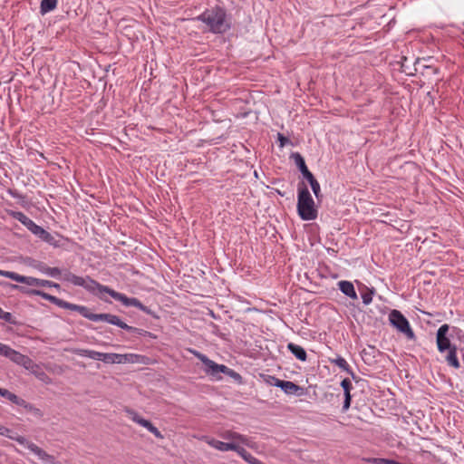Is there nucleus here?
Masks as SVG:
<instances>
[{
    "label": "nucleus",
    "instance_id": "9",
    "mask_svg": "<svg viewBox=\"0 0 464 464\" xmlns=\"http://www.w3.org/2000/svg\"><path fill=\"white\" fill-rule=\"evenodd\" d=\"M0 354L8 358L15 364L23 366L26 370L33 367V360L30 357L12 349L7 344L2 343L0 345Z\"/></svg>",
    "mask_w": 464,
    "mask_h": 464
},
{
    "label": "nucleus",
    "instance_id": "36",
    "mask_svg": "<svg viewBox=\"0 0 464 464\" xmlns=\"http://www.w3.org/2000/svg\"><path fill=\"white\" fill-rule=\"evenodd\" d=\"M407 63H408V58L403 57V61H402V63H401V68H402V71H403L404 72L409 73V74H412V72H408V70H409V66H408Z\"/></svg>",
    "mask_w": 464,
    "mask_h": 464
},
{
    "label": "nucleus",
    "instance_id": "37",
    "mask_svg": "<svg viewBox=\"0 0 464 464\" xmlns=\"http://www.w3.org/2000/svg\"><path fill=\"white\" fill-rule=\"evenodd\" d=\"M51 285V281L44 280V279H39L38 286L39 287H49Z\"/></svg>",
    "mask_w": 464,
    "mask_h": 464
},
{
    "label": "nucleus",
    "instance_id": "17",
    "mask_svg": "<svg viewBox=\"0 0 464 464\" xmlns=\"http://www.w3.org/2000/svg\"><path fill=\"white\" fill-rule=\"evenodd\" d=\"M281 390L287 395L302 396L304 394V389L293 382L285 381Z\"/></svg>",
    "mask_w": 464,
    "mask_h": 464
},
{
    "label": "nucleus",
    "instance_id": "27",
    "mask_svg": "<svg viewBox=\"0 0 464 464\" xmlns=\"http://www.w3.org/2000/svg\"><path fill=\"white\" fill-rule=\"evenodd\" d=\"M311 186V188L317 199H320L323 196L321 194L320 184L314 176L307 180Z\"/></svg>",
    "mask_w": 464,
    "mask_h": 464
},
{
    "label": "nucleus",
    "instance_id": "35",
    "mask_svg": "<svg viewBox=\"0 0 464 464\" xmlns=\"http://www.w3.org/2000/svg\"><path fill=\"white\" fill-rule=\"evenodd\" d=\"M114 363H126V355L125 354H120V353H114Z\"/></svg>",
    "mask_w": 464,
    "mask_h": 464
},
{
    "label": "nucleus",
    "instance_id": "31",
    "mask_svg": "<svg viewBox=\"0 0 464 464\" xmlns=\"http://www.w3.org/2000/svg\"><path fill=\"white\" fill-rule=\"evenodd\" d=\"M5 277H7V278H10L15 282H18V283H21L22 281V277L23 276L15 273V272H12V271H7L5 274Z\"/></svg>",
    "mask_w": 464,
    "mask_h": 464
},
{
    "label": "nucleus",
    "instance_id": "10",
    "mask_svg": "<svg viewBox=\"0 0 464 464\" xmlns=\"http://www.w3.org/2000/svg\"><path fill=\"white\" fill-rule=\"evenodd\" d=\"M449 330L450 326L447 324L440 325L437 330L436 343L438 351L440 353H445L446 351L451 349V347H456V344L452 343L450 339L448 337Z\"/></svg>",
    "mask_w": 464,
    "mask_h": 464
},
{
    "label": "nucleus",
    "instance_id": "39",
    "mask_svg": "<svg viewBox=\"0 0 464 464\" xmlns=\"http://www.w3.org/2000/svg\"><path fill=\"white\" fill-rule=\"evenodd\" d=\"M49 287H53V288L59 289L60 288V285L51 281V285H49Z\"/></svg>",
    "mask_w": 464,
    "mask_h": 464
},
{
    "label": "nucleus",
    "instance_id": "23",
    "mask_svg": "<svg viewBox=\"0 0 464 464\" xmlns=\"http://www.w3.org/2000/svg\"><path fill=\"white\" fill-rule=\"evenodd\" d=\"M18 406L24 408L28 412H31L37 418H42L44 416V412L39 408L35 407L34 404L27 402L25 400L21 399Z\"/></svg>",
    "mask_w": 464,
    "mask_h": 464
},
{
    "label": "nucleus",
    "instance_id": "12",
    "mask_svg": "<svg viewBox=\"0 0 464 464\" xmlns=\"http://www.w3.org/2000/svg\"><path fill=\"white\" fill-rule=\"evenodd\" d=\"M127 413L129 417L137 424L146 428L150 432H151L156 438L163 439L162 433L155 427L150 420L140 416L136 411L132 410H128Z\"/></svg>",
    "mask_w": 464,
    "mask_h": 464
},
{
    "label": "nucleus",
    "instance_id": "29",
    "mask_svg": "<svg viewBox=\"0 0 464 464\" xmlns=\"http://www.w3.org/2000/svg\"><path fill=\"white\" fill-rule=\"evenodd\" d=\"M21 283L27 285L38 286L39 278L23 276Z\"/></svg>",
    "mask_w": 464,
    "mask_h": 464
},
{
    "label": "nucleus",
    "instance_id": "4",
    "mask_svg": "<svg viewBox=\"0 0 464 464\" xmlns=\"http://www.w3.org/2000/svg\"><path fill=\"white\" fill-rule=\"evenodd\" d=\"M297 213L302 220H314L318 216L314 198L304 182L297 187Z\"/></svg>",
    "mask_w": 464,
    "mask_h": 464
},
{
    "label": "nucleus",
    "instance_id": "1",
    "mask_svg": "<svg viewBox=\"0 0 464 464\" xmlns=\"http://www.w3.org/2000/svg\"><path fill=\"white\" fill-rule=\"evenodd\" d=\"M39 269L43 274L46 276L54 278L62 277L63 280L69 282L75 286H81L89 293L99 296L101 299H103V294H108L113 299L121 302L123 305L127 307L134 306L147 314H152L151 310L149 307L142 304V303L139 299L135 297H128L126 295L119 293L107 285H102L88 276L85 277L79 276L71 273L68 270H65L62 274V271L58 267H50L46 265H43Z\"/></svg>",
    "mask_w": 464,
    "mask_h": 464
},
{
    "label": "nucleus",
    "instance_id": "13",
    "mask_svg": "<svg viewBox=\"0 0 464 464\" xmlns=\"http://www.w3.org/2000/svg\"><path fill=\"white\" fill-rule=\"evenodd\" d=\"M218 435L225 440H227V442H236L239 446L240 444H243L248 447H252L251 440L248 437L234 430H226L221 431Z\"/></svg>",
    "mask_w": 464,
    "mask_h": 464
},
{
    "label": "nucleus",
    "instance_id": "38",
    "mask_svg": "<svg viewBox=\"0 0 464 464\" xmlns=\"http://www.w3.org/2000/svg\"><path fill=\"white\" fill-rule=\"evenodd\" d=\"M9 194L14 198H20V195L16 191L9 190Z\"/></svg>",
    "mask_w": 464,
    "mask_h": 464
},
{
    "label": "nucleus",
    "instance_id": "22",
    "mask_svg": "<svg viewBox=\"0 0 464 464\" xmlns=\"http://www.w3.org/2000/svg\"><path fill=\"white\" fill-rule=\"evenodd\" d=\"M287 348L295 356V358L302 362L306 361L307 354L305 350L302 346L295 344L294 343H289L287 344Z\"/></svg>",
    "mask_w": 464,
    "mask_h": 464
},
{
    "label": "nucleus",
    "instance_id": "8",
    "mask_svg": "<svg viewBox=\"0 0 464 464\" xmlns=\"http://www.w3.org/2000/svg\"><path fill=\"white\" fill-rule=\"evenodd\" d=\"M389 321L391 324L395 327L399 332L404 334L409 340L415 339V334L412 331L407 318L398 310L393 309L389 314Z\"/></svg>",
    "mask_w": 464,
    "mask_h": 464
},
{
    "label": "nucleus",
    "instance_id": "19",
    "mask_svg": "<svg viewBox=\"0 0 464 464\" xmlns=\"http://www.w3.org/2000/svg\"><path fill=\"white\" fill-rule=\"evenodd\" d=\"M458 348L451 347V349H449L446 351L445 355V362L447 364L454 369H459L460 368V362L459 361L458 355Z\"/></svg>",
    "mask_w": 464,
    "mask_h": 464
},
{
    "label": "nucleus",
    "instance_id": "6",
    "mask_svg": "<svg viewBox=\"0 0 464 464\" xmlns=\"http://www.w3.org/2000/svg\"><path fill=\"white\" fill-rule=\"evenodd\" d=\"M0 435L5 436L10 440L17 441L20 445L30 450L34 454H35L39 459H41L45 464H54L55 458L53 455L48 454L45 450L38 447L36 444L29 441L24 436L18 435L14 432L12 430L0 425Z\"/></svg>",
    "mask_w": 464,
    "mask_h": 464
},
{
    "label": "nucleus",
    "instance_id": "42",
    "mask_svg": "<svg viewBox=\"0 0 464 464\" xmlns=\"http://www.w3.org/2000/svg\"><path fill=\"white\" fill-rule=\"evenodd\" d=\"M418 63H419V60H416V62L414 63V65H416Z\"/></svg>",
    "mask_w": 464,
    "mask_h": 464
},
{
    "label": "nucleus",
    "instance_id": "25",
    "mask_svg": "<svg viewBox=\"0 0 464 464\" xmlns=\"http://www.w3.org/2000/svg\"><path fill=\"white\" fill-rule=\"evenodd\" d=\"M374 293L375 289L373 287L368 288L367 286H364V289L361 292V296L362 299V303L365 305H368L372 303Z\"/></svg>",
    "mask_w": 464,
    "mask_h": 464
},
{
    "label": "nucleus",
    "instance_id": "14",
    "mask_svg": "<svg viewBox=\"0 0 464 464\" xmlns=\"http://www.w3.org/2000/svg\"><path fill=\"white\" fill-rule=\"evenodd\" d=\"M201 440L205 441L207 444H208L210 447L222 452H226L228 450H233L236 452V450H237V444L236 442H224L218 440L214 438H210L208 436H203Z\"/></svg>",
    "mask_w": 464,
    "mask_h": 464
},
{
    "label": "nucleus",
    "instance_id": "18",
    "mask_svg": "<svg viewBox=\"0 0 464 464\" xmlns=\"http://www.w3.org/2000/svg\"><path fill=\"white\" fill-rule=\"evenodd\" d=\"M329 362L332 364L338 366L341 370L346 372L353 380L356 379L354 372L343 357L337 355L335 358H329Z\"/></svg>",
    "mask_w": 464,
    "mask_h": 464
},
{
    "label": "nucleus",
    "instance_id": "32",
    "mask_svg": "<svg viewBox=\"0 0 464 464\" xmlns=\"http://www.w3.org/2000/svg\"><path fill=\"white\" fill-rule=\"evenodd\" d=\"M0 319H3L4 321H5L7 323H13L12 314L9 312L4 311L1 307H0Z\"/></svg>",
    "mask_w": 464,
    "mask_h": 464
},
{
    "label": "nucleus",
    "instance_id": "3",
    "mask_svg": "<svg viewBox=\"0 0 464 464\" xmlns=\"http://www.w3.org/2000/svg\"><path fill=\"white\" fill-rule=\"evenodd\" d=\"M196 19L206 24L213 34H225L231 28L225 8L219 5L206 9Z\"/></svg>",
    "mask_w": 464,
    "mask_h": 464
},
{
    "label": "nucleus",
    "instance_id": "30",
    "mask_svg": "<svg viewBox=\"0 0 464 464\" xmlns=\"http://www.w3.org/2000/svg\"><path fill=\"white\" fill-rule=\"evenodd\" d=\"M277 141L279 143V147L284 148L285 146L291 144V140L289 138L285 137L284 134L278 132L277 133Z\"/></svg>",
    "mask_w": 464,
    "mask_h": 464
},
{
    "label": "nucleus",
    "instance_id": "15",
    "mask_svg": "<svg viewBox=\"0 0 464 464\" xmlns=\"http://www.w3.org/2000/svg\"><path fill=\"white\" fill-rule=\"evenodd\" d=\"M292 158L295 160V165L299 169L300 172L302 173L303 177L308 180L309 179L313 178V173L308 169L304 159L299 152H295L292 154Z\"/></svg>",
    "mask_w": 464,
    "mask_h": 464
},
{
    "label": "nucleus",
    "instance_id": "7",
    "mask_svg": "<svg viewBox=\"0 0 464 464\" xmlns=\"http://www.w3.org/2000/svg\"><path fill=\"white\" fill-rule=\"evenodd\" d=\"M10 215L19 222H21L28 230L33 234L39 237L45 242L51 243L53 239V236L44 229L42 227L35 224L31 218L21 211H11Z\"/></svg>",
    "mask_w": 464,
    "mask_h": 464
},
{
    "label": "nucleus",
    "instance_id": "41",
    "mask_svg": "<svg viewBox=\"0 0 464 464\" xmlns=\"http://www.w3.org/2000/svg\"><path fill=\"white\" fill-rule=\"evenodd\" d=\"M254 174H255V177H256V178H258V175H257V172H256V171H255V172H254Z\"/></svg>",
    "mask_w": 464,
    "mask_h": 464
},
{
    "label": "nucleus",
    "instance_id": "11",
    "mask_svg": "<svg viewBox=\"0 0 464 464\" xmlns=\"http://www.w3.org/2000/svg\"><path fill=\"white\" fill-rule=\"evenodd\" d=\"M72 353L77 355L88 357L92 360L102 361L105 363H114L113 353H107L88 349H74L72 350Z\"/></svg>",
    "mask_w": 464,
    "mask_h": 464
},
{
    "label": "nucleus",
    "instance_id": "5",
    "mask_svg": "<svg viewBox=\"0 0 464 464\" xmlns=\"http://www.w3.org/2000/svg\"><path fill=\"white\" fill-rule=\"evenodd\" d=\"M189 352L197 357L198 360L202 362V363L205 365L204 372L206 374L210 375L212 377H215L217 379H221L220 376H218L219 373H224L229 377H231L233 380H235L237 382L241 383L242 382V376L235 372L234 370L228 368L227 366L224 364H218L215 362L214 361L210 360L207 355L201 353L200 352L197 350H189Z\"/></svg>",
    "mask_w": 464,
    "mask_h": 464
},
{
    "label": "nucleus",
    "instance_id": "28",
    "mask_svg": "<svg viewBox=\"0 0 464 464\" xmlns=\"http://www.w3.org/2000/svg\"><path fill=\"white\" fill-rule=\"evenodd\" d=\"M126 363H140L141 362V355L134 353H126Z\"/></svg>",
    "mask_w": 464,
    "mask_h": 464
},
{
    "label": "nucleus",
    "instance_id": "20",
    "mask_svg": "<svg viewBox=\"0 0 464 464\" xmlns=\"http://www.w3.org/2000/svg\"><path fill=\"white\" fill-rule=\"evenodd\" d=\"M31 373H33L39 381L43 382L45 384H51L52 383V378L42 370L40 365L35 363L33 361V367L30 369H27Z\"/></svg>",
    "mask_w": 464,
    "mask_h": 464
},
{
    "label": "nucleus",
    "instance_id": "26",
    "mask_svg": "<svg viewBox=\"0 0 464 464\" xmlns=\"http://www.w3.org/2000/svg\"><path fill=\"white\" fill-rule=\"evenodd\" d=\"M0 395L4 398H6L7 400H9L10 401H12L13 403L18 405V403L20 402L21 399L20 397H18L16 394L9 392L8 390L6 389H3V388H0Z\"/></svg>",
    "mask_w": 464,
    "mask_h": 464
},
{
    "label": "nucleus",
    "instance_id": "43",
    "mask_svg": "<svg viewBox=\"0 0 464 464\" xmlns=\"http://www.w3.org/2000/svg\"><path fill=\"white\" fill-rule=\"evenodd\" d=\"M2 344V343H0V345Z\"/></svg>",
    "mask_w": 464,
    "mask_h": 464
},
{
    "label": "nucleus",
    "instance_id": "34",
    "mask_svg": "<svg viewBox=\"0 0 464 464\" xmlns=\"http://www.w3.org/2000/svg\"><path fill=\"white\" fill-rule=\"evenodd\" d=\"M363 460L365 462L372 463V464H385L386 459L383 458H364Z\"/></svg>",
    "mask_w": 464,
    "mask_h": 464
},
{
    "label": "nucleus",
    "instance_id": "16",
    "mask_svg": "<svg viewBox=\"0 0 464 464\" xmlns=\"http://www.w3.org/2000/svg\"><path fill=\"white\" fill-rule=\"evenodd\" d=\"M341 386L343 390V394H344L343 411H346L351 406V401H352L351 391L353 390V387L351 381L348 378H345L341 382Z\"/></svg>",
    "mask_w": 464,
    "mask_h": 464
},
{
    "label": "nucleus",
    "instance_id": "21",
    "mask_svg": "<svg viewBox=\"0 0 464 464\" xmlns=\"http://www.w3.org/2000/svg\"><path fill=\"white\" fill-rule=\"evenodd\" d=\"M338 286L340 291L345 295L346 296L356 300L358 298L357 294L355 292L353 284L350 281L343 280L338 282Z\"/></svg>",
    "mask_w": 464,
    "mask_h": 464
},
{
    "label": "nucleus",
    "instance_id": "33",
    "mask_svg": "<svg viewBox=\"0 0 464 464\" xmlns=\"http://www.w3.org/2000/svg\"><path fill=\"white\" fill-rule=\"evenodd\" d=\"M269 379H270V381H268V383L270 385L278 387L280 389H281V387H282V385H283V383L285 382L284 380H280V379H278V378H276L275 376H269Z\"/></svg>",
    "mask_w": 464,
    "mask_h": 464
},
{
    "label": "nucleus",
    "instance_id": "24",
    "mask_svg": "<svg viewBox=\"0 0 464 464\" xmlns=\"http://www.w3.org/2000/svg\"><path fill=\"white\" fill-rule=\"evenodd\" d=\"M57 0H42L40 5V13L45 14L56 8Z\"/></svg>",
    "mask_w": 464,
    "mask_h": 464
},
{
    "label": "nucleus",
    "instance_id": "40",
    "mask_svg": "<svg viewBox=\"0 0 464 464\" xmlns=\"http://www.w3.org/2000/svg\"><path fill=\"white\" fill-rule=\"evenodd\" d=\"M7 271H5V270H0V275L5 276V274L6 273Z\"/></svg>",
    "mask_w": 464,
    "mask_h": 464
},
{
    "label": "nucleus",
    "instance_id": "2",
    "mask_svg": "<svg viewBox=\"0 0 464 464\" xmlns=\"http://www.w3.org/2000/svg\"><path fill=\"white\" fill-rule=\"evenodd\" d=\"M12 288L18 289L20 292H22L24 294L39 295L42 298H44V300L49 301L50 303L57 305L60 308L78 312L84 318H87L93 322H100V321L106 322L108 324L116 325L121 329H124L128 332H130V333H133V334H136L139 335H146L147 334H149L147 331H145L143 329H140L137 327L128 325L127 324L122 322L119 316H117L115 314H93L91 312V310L87 306L69 303V302L60 299L54 295L47 294L44 291L35 290V289H27L24 286H20L17 285H12Z\"/></svg>",
    "mask_w": 464,
    "mask_h": 464
}]
</instances>
